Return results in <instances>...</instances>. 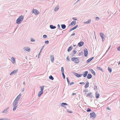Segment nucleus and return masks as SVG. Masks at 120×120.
Instances as JSON below:
<instances>
[{"label": "nucleus", "mask_w": 120, "mask_h": 120, "mask_svg": "<svg viewBox=\"0 0 120 120\" xmlns=\"http://www.w3.org/2000/svg\"><path fill=\"white\" fill-rule=\"evenodd\" d=\"M49 78L52 80H53L54 79V78L51 75H50L49 77Z\"/></svg>", "instance_id": "c9c22d12"}, {"label": "nucleus", "mask_w": 120, "mask_h": 120, "mask_svg": "<svg viewBox=\"0 0 120 120\" xmlns=\"http://www.w3.org/2000/svg\"><path fill=\"white\" fill-rule=\"evenodd\" d=\"M89 96L91 98H92L93 97V96L92 95V93H90L87 94V97H88Z\"/></svg>", "instance_id": "2eb2a0df"}, {"label": "nucleus", "mask_w": 120, "mask_h": 120, "mask_svg": "<svg viewBox=\"0 0 120 120\" xmlns=\"http://www.w3.org/2000/svg\"><path fill=\"white\" fill-rule=\"evenodd\" d=\"M3 120H9V119H4V118H3Z\"/></svg>", "instance_id": "e2e57ef3"}, {"label": "nucleus", "mask_w": 120, "mask_h": 120, "mask_svg": "<svg viewBox=\"0 0 120 120\" xmlns=\"http://www.w3.org/2000/svg\"><path fill=\"white\" fill-rule=\"evenodd\" d=\"M94 58V57H93L92 58H90L89 59H88L86 61V63H88L90 62V61H91Z\"/></svg>", "instance_id": "412c9836"}, {"label": "nucleus", "mask_w": 120, "mask_h": 120, "mask_svg": "<svg viewBox=\"0 0 120 120\" xmlns=\"http://www.w3.org/2000/svg\"><path fill=\"white\" fill-rule=\"evenodd\" d=\"M9 108V107H8L6 109H4L2 112L3 113H6L8 112V109Z\"/></svg>", "instance_id": "aec40b11"}, {"label": "nucleus", "mask_w": 120, "mask_h": 120, "mask_svg": "<svg viewBox=\"0 0 120 120\" xmlns=\"http://www.w3.org/2000/svg\"><path fill=\"white\" fill-rule=\"evenodd\" d=\"M77 52V51L75 50H73V52L75 54H76V53Z\"/></svg>", "instance_id": "8fccbe9b"}, {"label": "nucleus", "mask_w": 120, "mask_h": 120, "mask_svg": "<svg viewBox=\"0 0 120 120\" xmlns=\"http://www.w3.org/2000/svg\"><path fill=\"white\" fill-rule=\"evenodd\" d=\"M73 30L72 28L70 29L69 30V32H70L72 30Z\"/></svg>", "instance_id": "0e129e2a"}, {"label": "nucleus", "mask_w": 120, "mask_h": 120, "mask_svg": "<svg viewBox=\"0 0 120 120\" xmlns=\"http://www.w3.org/2000/svg\"><path fill=\"white\" fill-rule=\"evenodd\" d=\"M61 26L62 28L63 29H64L65 28L66 26L65 24H62L61 25Z\"/></svg>", "instance_id": "c85d7f7f"}, {"label": "nucleus", "mask_w": 120, "mask_h": 120, "mask_svg": "<svg viewBox=\"0 0 120 120\" xmlns=\"http://www.w3.org/2000/svg\"><path fill=\"white\" fill-rule=\"evenodd\" d=\"M92 76L91 74H88L87 75V78L88 79H90L92 78Z\"/></svg>", "instance_id": "6ab92c4d"}, {"label": "nucleus", "mask_w": 120, "mask_h": 120, "mask_svg": "<svg viewBox=\"0 0 120 120\" xmlns=\"http://www.w3.org/2000/svg\"><path fill=\"white\" fill-rule=\"evenodd\" d=\"M117 49L118 51H120V46L117 48Z\"/></svg>", "instance_id": "864d4df0"}, {"label": "nucleus", "mask_w": 120, "mask_h": 120, "mask_svg": "<svg viewBox=\"0 0 120 120\" xmlns=\"http://www.w3.org/2000/svg\"><path fill=\"white\" fill-rule=\"evenodd\" d=\"M28 47H25L23 48V49L26 51H27L28 52H29L30 50V48L29 49H28Z\"/></svg>", "instance_id": "6e6552de"}, {"label": "nucleus", "mask_w": 120, "mask_h": 120, "mask_svg": "<svg viewBox=\"0 0 120 120\" xmlns=\"http://www.w3.org/2000/svg\"><path fill=\"white\" fill-rule=\"evenodd\" d=\"M71 60L72 61H74L75 63H78L79 62V60L77 57H72L71 59Z\"/></svg>", "instance_id": "f03ea898"}, {"label": "nucleus", "mask_w": 120, "mask_h": 120, "mask_svg": "<svg viewBox=\"0 0 120 120\" xmlns=\"http://www.w3.org/2000/svg\"><path fill=\"white\" fill-rule=\"evenodd\" d=\"M18 103V101H16V100H15L14 101L13 104V106H17V105H17Z\"/></svg>", "instance_id": "9b49d317"}, {"label": "nucleus", "mask_w": 120, "mask_h": 120, "mask_svg": "<svg viewBox=\"0 0 120 120\" xmlns=\"http://www.w3.org/2000/svg\"><path fill=\"white\" fill-rule=\"evenodd\" d=\"M11 59L12 60V63L13 64H15V58L13 57H12Z\"/></svg>", "instance_id": "dca6fc26"}, {"label": "nucleus", "mask_w": 120, "mask_h": 120, "mask_svg": "<svg viewBox=\"0 0 120 120\" xmlns=\"http://www.w3.org/2000/svg\"><path fill=\"white\" fill-rule=\"evenodd\" d=\"M47 36L45 34L43 35V37L44 38H47Z\"/></svg>", "instance_id": "a18cd8bd"}, {"label": "nucleus", "mask_w": 120, "mask_h": 120, "mask_svg": "<svg viewBox=\"0 0 120 120\" xmlns=\"http://www.w3.org/2000/svg\"><path fill=\"white\" fill-rule=\"evenodd\" d=\"M73 48V47L71 46L69 47L68 49V52H69Z\"/></svg>", "instance_id": "5701e85b"}, {"label": "nucleus", "mask_w": 120, "mask_h": 120, "mask_svg": "<svg viewBox=\"0 0 120 120\" xmlns=\"http://www.w3.org/2000/svg\"><path fill=\"white\" fill-rule=\"evenodd\" d=\"M57 26L58 27V29H60V25L59 24H58L57 25Z\"/></svg>", "instance_id": "6e6d98bb"}, {"label": "nucleus", "mask_w": 120, "mask_h": 120, "mask_svg": "<svg viewBox=\"0 0 120 120\" xmlns=\"http://www.w3.org/2000/svg\"><path fill=\"white\" fill-rule=\"evenodd\" d=\"M75 33H73V34L71 35V36H73V35H75Z\"/></svg>", "instance_id": "680f3d73"}, {"label": "nucleus", "mask_w": 120, "mask_h": 120, "mask_svg": "<svg viewBox=\"0 0 120 120\" xmlns=\"http://www.w3.org/2000/svg\"><path fill=\"white\" fill-rule=\"evenodd\" d=\"M40 87L41 88V90L40 91L43 92V89H44V86H40Z\"/></svg>", "instance_id": "c756f323"}, {"label": "nucleus", "mask_w": 120, "mask_h": 120, "mask_svg": "<svg viewBox=\"0 0 120 120\" xmlns=\"http://www.w3.org/2000/svg\"><path fill=\"white\" fill-rule=\"evenodd\" d=\"M83 92H87V90H83Z\"/></svg>", "instance_id": "bf43d9fd"}, {"label": "nucleus", "mask_w": 120, "mask_h": 120, "mask_svg": "<svg viewBox=\"0 0 120 120\" xmlns=\"http://www.w3.org/2000/svg\"><path fill=\"white\" fill-rule=\"evenodd\" d=\"M90 71H91V72L94 75H95V72L92 69H90Z\"/></svg>", "instance_id": "4be33fe9"}, {"label": "nucleus", "mask_w": 120, "mask_h": 120, "mask_svg": "<svg viewBox=\"0 0 120 120\" xmlns=\"http://www.w3.org/2000/svg\"><path fill=\"white\" fill-rule=\"evenodd\" d=\"M76 22L75 21H72L71 23L69 24V26H71L74 25H75L76 24Z\"/></svg>", "instance_id": "ddd939ff"}, {"label": "nucleus", "mask_w": 120, "mask_h": 120, "mask_svg": "<svg viewBox=\"0 0 120 120\" xmlns=\"http://www.w3.org/2000/svg\"><path fill=\"white\" fill-rule=\"evenodd\" d=\"M117 62H115L114 63V64H113V65H114L115 64H116L117 65Z\"/></svg>", "instance_id": "13d9d810"}, {"label": "nucleus", "mask_w": 120, "mask_h": 120, "mask_svg": "<svg viewBox=\"0 0 120 120\" xmlns=\"http://www.w3.org/2000/svg\"><path fill=\"white\" fill-rule=\"evenodd\" d=\"M89 82H87L86 84V85L85 86V87L86 88H88L89 86Z\"/></svg>", "instance_id": "393cba45"}, {"label": "nucleus", "mask_w": 120, "mask_h": 120, "mask_svg": "<svg viewBox=\"0 0 120 120\" xmlns=\"http://www.w3.org/2000/svg\"><path fill=\"white\" fill-rule=\"evenodd\" d=\"M74 83V82H71L69 84H70V86H71V85H72V84H73Z\"/></svg>", "instance_id": "5fc2aeb1"}, {"label": "nucleus", "mask_w": 120, "mask_h": 120, "mask_svg": "<svg viewBox=\"0 0 120 120\" xmlns=\"http://www.w3.org/2000/svg\"><path fill=\"white\" fill-rule=\"evenodd\" d=\"M97 69L101 71H103L102 69L100 67L98 66L97 67Z\"/></svg>", "instance_id": "72a5a7b5"}, {"label": "nucleus", "mask_w": 120, "mask_h": 120, "mask_svg": "<svg viewBox=\"0 0 120 120\" xmlns=\"http://www.w3.org/2000/svg\"><path fill=\"white\" fill-rule=\"evenodd\" d=\"M18 69H16L14 70L11 72L10 75H13L14 74V73H17L18 71Z\"/></svg>", "instance_id": "1a4fd4ad"}, {"label": "nucleus", "mask_w": 120, "mask_h": 120, "mask_svg": "<svg viewBox=\"0 0 120 120\" xmlns=\"http://www.w3.org/2000/svg\"><path fill=\"white\" fill-rule=\"evenodd\" d=\"M66 79L67 80L68 84H69L70 83V81H69V80L68 78V77H67L66 78Z\"/></svg>", "instance_id": "ea45409f"}, {"label": "nucleus", "mask_w": 120, "mask_h": 120, "mask_svg": "<svg viewBox=\"0 0 120 120\" xmlns=\"http://www.w3.org/2000/svg\"><path fill=\"white\" fill-rule=\"evenodd\" d=\"M13 106V111H15L16 109H17V106Z\"/></svg>", "instance_id": "2f4dec72"}, {"label": "nucleus", "mask_w": 120, "mask_h": 120, "mask_svg": "<svg viewBox=\"0 0 120 120\" xmlns=\"http://www.w3.org/2000/svg\"><path fill=\"white\" fill-rule=\"evenodd\" d=\"M88 73V71H86L83 73V76L84 77H86L87 74Z\"/></svg>", "instance_id": "f8f14e48"}, {"label": "nucleus", "mask_w": 120, "mask_h": 120, "mask_svg": "<svg viewBox=\"0 0 120 120\" xmlns=\"http://www.w3.org/2000/svg\"><path fill=\"white\" fill-rule=\"evenodd\" d=\"M104 37H102L101 38L102 39V41H103L104 40H103V39H104Z\"/></svg>", "instance_id": "338daca9"}, {"label": "nucleus", "mask_w": 120, "mask_h": 120, "mask_svg": "<svg viewBox=\"0 0 120 120\" xmlns=\"http://www.w3.org/2000/svg\"><path fill=\"white\" fill-rule=\"evenodd\" d=\"M106 109L110 110H111V109L110 108H109V106H108L107 107Z\"/></svg>", "instance_id": "de8ad7c7"}, {"label": "nucleus", "mask_w": 120, "mask_h": 120, "mask_svg": "<svg viewBox=\"0 0 120 120\" xmlns=\"http://www.w3.org/2000/svg\"><path fill=\"white\" fill-rule=\"evenodd\" d=\"M95 18V19H98L97 20H99V18L98 17H96Z\"/></svg>", "instance_id": "4d7b16f0"}, {"label": "nucleus", "mask_w": 120, "mask_h": 120, "mask_svg": "<svg viewBox=\"0 0 120 120\" xmlns=\"http://www.w3.org/2000/svg\"><path fill=\"white\" fill-rule=\"evenodd\" d=\"M67 111L68 112H69V113H71L72 112L71 110H67Z\"/></svg>", "instance_id": "79ce46f5"}, {"label": "nucleus", "mask_w": 120, "mask_h": 120, "mask_svg": "<svg viewBox=\"0 0 120 120\" xmlns=\"http://www.w3.org/2000/svg\"><path fill=\"white\" fill-rule=\"evenodd\" d=\"M74 74L76 77L78 78L81 77V76L83 75V74H79L77 73L76 72H74Z\"/></svg>", "instance_id": "39448f33"}, {"label": "nucleus", "mask_w": 120, "mask_h": 120, "mask_svg": "<svg viewBox=\"0 0 120 120\" xmlns=\"http://www.w3.org/2000/svg\"><path fill=\"white\" fill-rule=\"evenodd\" d=\"M78 26V25H77L75 26L73 28H72L73 30H74L75 29H76L77 28Z\"/></svg>", "instance_id": "7c9ffc66"}, {"label": "nucleus", "mask_w": 120, "mask_h": 120, "mask_svg": "<svg viewBox=\"0 0 120 120\" xmlns=\"http://www.w3.org/2000/svg\"><path fill=\"white\" fill-rule=\"evenodd\" d=\"M91 111V109L90 108H88L87 109V110H86L87 112H89Z\"/></svg>", "instance_id": "58836bf2"}, {"label": "nucleus", "mask_w": 120, "mask_h": 120, "mask_svg": "<svg viewBox=\"0 0 120 120\" xmlns=\"http://www.w3.org/2000/svg\"><path fill=\"white\" fill-rule=\"evenodd\" d=\"M32 12L36 15H37L39 13V11L36 9H34Z\"/></svg>", "instance_id": "20e7f679"}, {"label": "nucleus", "mask_w": 120, "mask_h": 120, "mask_svg": "<svg viewBox=\"0 0 120 120\" xmlns=\"http://www.w3.org/2000/svg\"><path fill=\"white\" fill-rule=\"evenodd\" d=\"M24 88H23V89H22V92H23V91H24Z\"/></svg>", "instance_id": "774afa93"}, {"label": "nucleus", "mask_w": 120, "mask_h": 120, "mask_svg": "<svg viewBox=\"0 0 120 120\" xmlns=\"http://www.w3.org/2000/svg\"><path fill=\"white\" fill-rule=\"evenodd\" d=\"M91 21V19H89L88 21L85 22L84 24H88L90 23Z\"/></svg>", "instance_id": "a211bd4d"}, {"label": "nucleus", "mask_w": 120, "mask_h": 120, "mask_svg": "<svg viewBox=\"0 0 120 120\" xmlns=\"http://www.w3.org/2000/svg\"><path fill=\"white\" fill-rule=\"evenodd\" d=\"M21 96V94H20L16 97L15 100L18 101L20 99Z\"/></svg>", "instance_id": "423d86ee"}, {"label": "nucleus", "mask_w": 120, "mask_h": 120, "mask_svg": "<svg viewBox=\"0 0 120 120\" xmlns=\"http://www.w3.org/2000/svg\"><path fill=\"white\" fill-rule=\"evenodd\" d=\"M49 41L48 40L45 41V43L46 44H49Z\"/></svg>", "instance_id": "4c0bfd02"}, {"label": "nucleus", "mask_w": 120, "mask_h": 120, "mask_svg": "<svg viewBox=\"0 0 120 120\" xmlns=\"http://www.w3.org/2000/svg\"><path fill=\"white\" fill-rule=\"evenodd\" d=\"M75 94H76L75 93H74L72 94V95L73 96Z\"/></svg>", "instance_id": "69168bd1"}, {"label": "nucleus", "mask_w": 120, "mask_h": 120, "mask_svg": "<svg viewBox=\"0 0 120 120\" xmlns=\"http://www.w3.org/2000/svg\"><path fill=\"white\" fill-rule=\"evenodd\" d=\"M61 106L63 107L64 106V105H68V104L66 103H62L61 104Z\"/></svg>", "instance_id": "cd10ccee"}, {"label": "nucleus", "mask_w": 120, "mask_h": 120, "mask_svg": "<svg viewBox=\"0 0 120 120\" xmlns=\"http://www.w3.org/2000/svg\"><path fill=\"white\" fill-rule=\"evenodd\" d=\"M61 72L64 71V68L63 67H62L61 68Z\"/></svg>", "instance_id": "37998d69"}, {"label": "nucleus", "mask_w": 120, "mask_h": 120, "mask_svg": "<svg viewBox=\"0 0 120 120\" xmlns=\"http://www.w3.org/2000/svg\"><path fill=\"white\" fill-rule=\"evenodd\" d=\"M69 59L70 58L69 56H68L66 58V59L68 61H69L70 60Z\"/></svg>", "instance_id": "a19ab883"}, {"label": "nucleus", "mask_w": 120, "mask_h": 120, "mask_svg": "<svg viewBox=\"0 0 120 120\" xmlns=\"http://www.w3.org/2000/svg\"><path fill=\"white\" fill-rule=\"evenodd\" d=\"M84 56H87L88 54V51L86 49H85L84 50Z\"/></svg>", "instance_id": "0eeeda50"}, {"label": "nucleus", "mask_w": 120, "mask_h": 120, "mask_svg": "<svg viewBox=\"0 0 120 120\" xmlns=\"http://www.w3.org/2000/svg\"><path fill=\"white\" fill-rule=\"evenodd\" d=\"M83 54V51H81V52L79 53L78 55L79 56H80L82 55Z\"/></svg>", "instance_id": "e433bc0d"}, {"label": "nucleus", "mask_w": 120, "mask_h": 120, "mask_svg": "<svg viewBox=\"0 0 120 120\" xmlns=\"http://www.w3.org/2000/svg\"><path fill=\"white\" fill-rule=\"evenodd\" d=\"M90 117L91 118L93 117L94 118H95L96 116V115L94 112L91 113L90 114Z\"/></svg>", "instance_id": "7ed1b4c3"}, {"label": "nucleus", "mask_w": 120, "mask_h": 120, "mask_svg": "<svg viewBox=\"0 0 120 120\" xmlns=\"http://www.w3.org/2000/svg\"><path fill=\"white\" fill-rule=\"evenodd\" d=\"M30 40L31 41H35V40L34 39H33L32 38H31L30 39Z\"/></svg>", "instance_id": "c03bdc74"}, {"label": "nucleus", "mask_w": 120, "mask_h": 120, "mask_svg": "<svg viewBox=\"0 0 120 120\" xmlns=\"http://www.w3.org/2000/svg\"><path fill=\"white\" fill-rule=\"evenodd\" d=\"M44 45H43V46L42 47V48H41V49L40 51V52H41L42 51V50L44 48Z\"/></svg>", "instance_id": "3c124183"}, {"label": "nucleus", "mask_w": 120, "mask_h": 120, "mask_svg": "<svg viewBox=\"0 0 120 120\" xmlns=\"http://www.w3.org/2000/svg\"><path fill=\"white\" fill-rule=\"evenodd\" d=\"M59 6H58L57 7H56L55 8L54 11H57L59 9Z\"/></svg>", "instance_id": "bb28decb"}, {"label": "nucleus", "mask_w": 120, "mask_h": 120, "mask_svg": "<svg viewBox=\"0 0 120 120\" xmlns=\"http://www.w3.org/2000/svg\"><path fill=\"white\" fill-rule=\"evenodd\" d=\"M96 98L97 99L98 98L99 96V94L98 92H96L95 93Z\"/></svg>", "instance_id": "f3484780"}, {"label": "nucleus", "mask_w": 120, "mask_h": 120, "mask_svg": "<svg viewBox=\"0 0 120 120\" xmlns=\"http://www.w3.org/2000/svg\"><path fill=\"white\" fill-rule=\"evenodd\" d=\"M84 44V42L83 41H80L78 43V46L80 47H81Z\"/></svg>", "instance_id": "9d476101"}, {"label": "nucleus", "mask_w": 120, "mask_h": 120, "mask_svg": "<svg viewBox=\"0 0 120 120\" xmlns=\"http://www.w3.org/2000/svg\"><path fill=\"white\" fill-rule=\"evenodd\" d=\"M43 92L41 91L39 92L38 94V97H40V96L43 94Z\"/></svg>", "instance_id": "a878e982"}, {"label": "nucleus", "mask_w": 120, "mask_h": 120, "mask_svg": "<svg viewBox=\"0 0 120 120\" xmlns=\"http://www.w3.org/2000/svg\"><path fill=\"white\" fill-rule=\"evenodd\" d=\"M50 28L52 29H54L56 27V26H54L52 25H50Z\"/></svg>", "instance_id": "b1692460"}, {"label": "nucleus", "mask_w": 120, "mask_h": 120, "mask_svg": "<svg viewBox=\"0 0 120 120\" xmlns=\"http://www.w3.org/2000/svg\"><path fill=\"white\" fill-rule=\"evenodd\" d=\"M100 35L101 38L104 37V34L102 32H101L100 33Z\"/></svg>", "instance_id": "473e14b6"}, {"label": "nucleus", "mask_w": 120, "mask_h": 120, "mask_svg": "<svg viewBox=\"0 0 120 120\" xmlns=\"http://www.w3.org/2000/svg\"><path fill=\"white\" fill-rule=\"evenodd\" d=\"M63 76L64 79H65V76L64 75H62Z\"/></svg>", "instance_id": "052dcab7"}, {"label": "nucleus", "mask_w": 120, "mask_h": 120, "mask_svg": "<svg viewBox=\"0 0 120 120\" xmlns=\"http://www.w3.org/2000/svg\"><path fill=\"white\" fill-rule=\"evenodd\" d=\"M94 89V90H96L97 89V86H95Z\"/></svg>", "instance_id": "49530a36"}, {"label": "nucleus", "mask_w": 120, "mask_h": 120, "mask_svg": "<svg viewBox=\"0 0 120 120\" xmlns=\"http://www.w3.org/2000/svg\"><path fill=\"white\" fill-rule=\"evenodd\" d=\"M51 60L52 63L53 62L54 60V57L53 55H51L50 56Z\"/></svg>", "instance_id": "4468645a"}, {"label": "nucleus", "mask_w": 120, "mask_h": 120, "mask_svg": "<svg viewBox=\"0 0 120 120\" xmlns=\"http://www.w3.org/2000/svg\"><path fill=\"white\" fill-rule=\"evenodd\" d=\"M108 70L110 73L112 72V70L111 68H110L109 67H108Z\"/></svg>", "instance_id": "f704fd0d"}, {"label": "nucleus", "mask_w": 120, "mask_h": 120, "mask_svg": "<svg viewBox=\"0 0 120 120\" xmlns=\"http://www.w3.org/2000/svg\"><path fill=\"white\" fill-rule=\"evenodd\" d=\"M24 17L21 15L16 20V23L19 24L21 23L22 21L23 20Z\"/></svg>", "instance_id": "f257e3e1"}, {"label": "nucleus", "mask_w": 120, "mask_h": 120, "mask_svg": "<svg viewBox=\"0 0 120 120\" xmlns=\"http://www.w3.org/2000/svg\"><path fill=\"white\" fill-rule=\"evenodd\" d=\"M79 84H81L84 85L85 84V83L84 82H81L79 83Z\"/></svg>", "instance_id": "603ef678"}, {"label": "nucleus", "mask_w": 120, "mask_h": 120, "mask_svg": "<svg viewBox=\"0 0 120 120\" xmlns=\"http://www.w3.org/2000/svg\"><path fill=\"white\" fill-rule=\"evenodd\" d=\"M72 19L74 20H77V18L76 17H74L72 18Z\"/></svg>", "instance_id": "09e8293b"}]
</instances>
